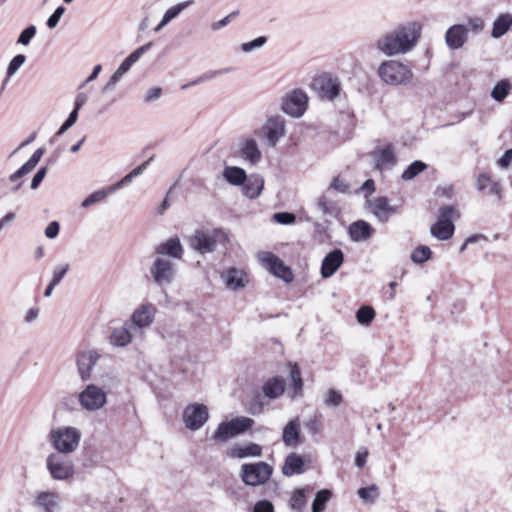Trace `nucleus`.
Masks as SVG:
<instances>
[{"instance_id": "f8f14e48", "label": "nucleus", "mask_w": 512, "mask_h": 512, "mask_svg": "<svg viewBox=\"0 0 512 512\" xmlns=\"http://www.w3.org/2000/svg\"><path fill=\"white\" fill-rule=\"evenodd\" d=\"M79 402L84 409L95 411L106 404V394L101 388L90 384L79 394Z\"/></svg>"}, {"instance_id": "c85d7f7f", "label": "nucleus", "mask_w": 512, "mask_h": 512, "mask_svg": "<svg viewBox=\"0 0 512 512\" xmlns=\"http://www.w3.org/2000/svg\"><path fill=\"white\" fill-rule=\"evenodd\" d=\"M454 230L455 226L452 221L437 220L430 228L432 236L442 241L450 239L454 234Z\"/></svg>"}, {"instance_id": "603ef678", "label": "nucleus", "mask_w": 512, "mask_h": 512, "mask_svg": "<svg viewBox=\"0 0 512 512\" xmlns=\"http://www.w3.org/2000/svg\"><path fill=\"white\" fill-rule=\"evenodd\" d=\"M44 153L45 150L43 148H38L22 166L31 173L41 160Z\"/></svg>"}, {"instance_id": "a211bd4d", "label": "nucleus", "mask_w": 512, "mask_h": 512, "mask_svg": "<svg viewBox=\"0 0 512 512\" xmlns=\"http://www.w3.org/2000/svg\"><path fill=\"white\" fill-rule=\"evenodd\" d=\"M155 313L156 308L153 304H143L133 312L129 323L132 327L140 329L146 328L150 326L154 321Z\"/></svg>"}, {"instance_id": "3c124183", "label": "nucleus", "mask_w": 512, "mask_h": 512, "mask_svg": "<svg viewBox=\"0 0 512 512\" xmlns=\"http://www.w3.org/2000/svg\"><path fill=\"white\" fill-rule=\"evenodd\" d=\"M25 61L26 56L24 54H17L14 56L7 67V77L13 76Z\"/></svg>"}, {"instance_id": "412c9836", "label": "nucleus", "mask_w": 512, "mask_h": 512, "mask_svg": "<svg viewBox=\"0 0 512 512\" xmlns=\"http://www.w3.org/2000/svg\"><path fill=\"white\" fill-rule=\"evenodd\" d=\"M374 233V228L364 220H357L350 224L348 234L352 241L362 242L368 240Z\"/></svg>"}, {"instance_id": "f704fd0d", "label": "nucleus", "mask_w": 512, "mask_h": 512, "mask_svg": "<svg viewBox=\"0 0 512 512\" xmlns=\"http://www.w3.org/2000/svg\"><path fill=\"white\" fill-rule=\"evenodd\" d=\"M512 85L508 79L498 81L491 90V97L496 102H503L510 94Z\"/></svg>"}, {"instance_id": "680f3d73", "label": "nucleus", "mask_w": 512, "mask_h": 512, "mask_svg": "<svg viewBox=\"0 0 512 512\" xmlns=\"http://www.w3.org/2000/svg\"><path fill=\"white\" fill-rule=\"evenodd\" d=\"M239 14V11H233L221 20L217 22H213L211 25L212 30L216 31L219 30L225 26H227L234 18H236Z\"/></svg>"}, {"instance_id": "423d86ee", "label": "nucleus", "mask_w": 512, "mask_h": 512, "mask_svg": "<svg viewBox=\"0 0 512 512\" xmlns=\"http://www.w3.org/2000/svg\"><path fill=\"white\" fill-rule=\"evenodd\" d=\"M254 425V420L249 417H236L230 421L221 422L212 435V439L219 442L227 441L237 435L245 433Z\"/></svg>"}, {"instance_id": "e433bc0d", "label": "nucleus", "mask_w": 512, "mask_h": 512, "mask_svg": "<svg viewBox=\"0 0 512 512\" xmlns=\"http://www.w3.org/2000/svg\"><path fill=\"white\" fill-rule=\"evenodd\" d=\"M306 504L305 490L301 488L296 489L289 500L290 508L295 512H302Z\"/></svg>"}, {"instance_id": "0e129e2a", "label": "nucleus", "mask_w": 512, "mask_h": 512, "mask_svg": "<svg viewBox=\"0 0 512 512\" xmlns=\"http://www.w3.org/2000/svg\"><path fill=\"white\" fill-rule=\"evenodd\" d=\"M47 174V167H41L38 169V171L34 174L32 181H31V189L36 190L42 181L44 180L45 176Z\"/></svg>"}, {"instance_id": "9b49d317", "label": "nucleus", "mask_w": 512, "mask_h": 512, "mask_svg": "<svg viewBox=\"0 0 512 512\" xmlns=\"http://www.w3.org/2000/svg\"><path fill=\"white\" fill-rule=\"evenodd\" d=\"M46 465L51 477L55 480H66L74 474L73 464L59 454H50Z\"/></svg>"}, {"instance_id": "f257e3e1", "label": "nucleus", "mask_w": 512, "mask_h": 512, "mask_svg": "<svg viewBox=\"0 0 512 512\" xmlns=\"http://www.w3.org/2000/svg\"><path fill=\"white\" fill-rule=\"evenodd\" d=\"M421 30V25L415 21L399 24L378 38L376 48L387 56L405 54L415 47Z\"/></svg>"}, {"instance_id": "dca6fc26", "label": "nucleus", "mask_w": 512, "mask_h": 512, "mask_svg": "<svg viewBox=\"0 0 512 512\" xmlns=\"http://www.w3.org/2000/svg\"><path fill=\"white\" fill-rule=\"evenodd\" d=\"M154 252L157 257H169L172 259H182L184 248L178 236L170 237L164 242L157 244L154 247Z\"/></svg>"}, {"instance_id": "864d4df0", "label": "nucleus", "mask_w": 512, "mask_h": 512, "mask_svg": "<svg viewBox=\"0 0 512 512\" xmlns=\"http://www.w3.org/2000/svg\"><path fill=\"white\" fill-rule=\"evenodd\" d=\"M36 26L35 25H29L26 27L19 35V38L17 42L22 45H28L32 38L36 35Z\"/></svg>"}, {"instance_id": "13d9d810", "label": "nucleus", "mask_w": 512, "mask_h": 512, "mask_svg": "<svg viewBox=\"0 0 512 512\" xmlns=\"http://www.w3.org/2000/svg\"><path fill=\"white\" fill-rule=\"evenodd\" d=\"M65 10L66 9L64 6H58L54 10V12L49 16V18L47 20L46 24H47L48 28L53 29L58 25L60 18L64 14Z\"/></svg>"}, {"instance_id": "20e7f679", "label": "nucleus", "mask_w": 512, "mask_h": 512, "mask_svg": "<svg viewBox=\"0 0 512 512\" xmlns=\"http://www.w3.org/2000/svg\"><path fill=\"white\" fill-rule=\"evenodd\" d=\"M150 278L158 287L165 288L172 284L177 274V266L170 259L156 257L149 268Z\"/></svg>"}, {"instance_id": "09e8293b", "label": "nucleus", "mask_w": 512, "mask_h": 512, "mask_svg": "<svg viewBox=\"0 0 512 512\" xmlns=\"http://www.w3.org/2000/svg\"><path fill=\"white\" fill-rule=\"evenodd\" d=\"M342 401V394L335 389H329L324 398V403L330 407H337Z\"/></svg>"}, {"instance_id": "2f4dec72", "label": "nucleus", "mask_w": 512, "mask_h": 512, "mask_svg": "<svg viewBox=\"0 0 512 512\" xmlns=\"http://www.w3.org/2000/svg\"><path fill=\"white\" fill-rule=\"evenodd\" d=\"M397 163V159L394 153L393 146L391 144L386 145L378 154L376 158V168L382 170L386 167H393Z\"/></svg>"}, {"instance_id": "2eb2a0df", "label": "nucleus", "mask_w": 512, "mask_h": 512, "mask_svg": "<svg viewBox=\"0 0 512 512\" xmlns=\"http://www.w3.org/2000/svg\"><path fill=\"white\" fill-rule=\"evenodd\" d=\"M469 29L464 24H454L445 33V44L450 50L462 48L468 41Z\"/></svg>"}, {"instance_id": "8fccbe9b", "label": "nucleus", "mask_w": 512, "mask_h": 512, "mask_svg": "<svg viewBox=\"0 0 512 512\" xmlns=\"http://www.w3.org/2000/svg\"><path fill=\"white\" fill-rule=\"evenodd\" d=\"M78 113L79 109H76L75 107L70 112L68 118L65 120V122L62 124V126L59 128V130L56 132L55 136H61L64 134L70 127H72L77 119H78Z\"/></svg>"}, {"instance_id": "5701e85b", "label": "nucleus", "mask_w": 512, "mask_h": 512, "mask_svg": "<svg viewBox=\"0 0 512 512\" xmlns=\"http://www.w3.org/2000/svg\"><path fill=\"white\" fill-rule=\"evenodd\" d=\"M131 324L127 321L120 327H115L110 334V344L114 347H126L133 339Z\"/></svg>"}, {"instance_id": "5fc2aeb1", "label": "nucleus", "mask_w": 512, "mask_h": 512, "mask_svg": "<svg viewBox=\"0 0 512 512\" xmlns=\"http://www.w3.org/2000/svg\"><path fill=\"white\" fill-rule=\"evenodd\" d=\"M70 269V265L68 263L59 264L53 269V275L51 281L55 284H59L64 276Z\"/></svg>"}, {"instance_id": "39448f33", "label": "nucleus", "mask_w": 512, "mask_h": 512, "mask_svg": "<svg viewBox=\"0 0 512 512\" xmlns=\"http://www.w3.org/2000/svg\"><path fill=\"white\" fill-rule=\"evenodd\" d=\"M227 240V234L221 229H214L210 233L196 230L189 238V245L195 251L206 254L213 252L218 242H225Z\"/></svg>"}, {"instance_id": "e2e57ef3", "label": "nucleus", "mask_w": 512, "mask_h": 512, "mask_svg": "<svg viewBox=\"0 0 512 512\" xmlns=\"http://www.w3.org/2000/svg\"><path fill=\"white\" fill-rule=\"evenodd\" d=\"M329 188L343 194L349 192V185L345 183L343 180H341L339 177H334L332 179Z\"/></svg>"}, {"instance_id": "052dcab7", "label": "nucleus", "mask_w": 512, "mask_h": 512, "mask_svg": "<svg viewBox=\"0 0 512 512\" xmlns=\"http://www.w3.org/2000/svg\"><path fill=\"white\" fill-rule=\"evenodd\" d=\"M305 427L309 433H311L312 435H316L322 427L320 418L318 416H313L309 418L305 422Z\"/></svg>"}, {"instance_id": "7c9ffc66", "label": "nucleus", "mask_w": 512, "mask_h": 512, "mask_svg": "<svg viewBox=\"0 0 512 512\" xmlns=\"http://www.w3.org/2000/svg\"><path fill=\"white\" fill-rule=\"evenodd\" d=\"M223 177L229 184L235 186H241L247 180L246 171L237 166L225 167Z\"/></svg>"}, {"instance_id": "bb28decb", "label": "nucleus", "mask_w": 512, "mask_h": 512, "mask_svg": "<svg viewBox=\"0 0 512 512\" xmlns=\"http://www.w3.org/2000/svg\"><path fill=\"white\" fill-rule=\"evenodd\" d=\"M300 435V422L298 418H295L284 427L282 440L286 446L296 447L300 442Z\"/></svg>"}, {"instance_id": "b1692460", "label": "nucleus", "mask_w": 512, "mask_h": 512, "mask_svg": "<svg viewBox=\"0 0 512 512\" xmlns=\"http://www.w3.org/2000/svg\"><path fill=\"white\" fill-rule=\"evenodd\" d=\"M223 277L227 288L234 291L244 288L248 281L247 274L236 267L229 268Z\"/></svg>"}, {"instance_id": "f03ea898", "label": "nucleus", "mask_w": 512, "mask_h": 512, "mask_svg": "<svg viewBox=\"0 0 512 512\" xmlns=\"http://www.w3.org/2000/svg\"><path fill=\"white\" fill-rule=\"evenodd\" d=\"M378 75L383 82L392 86L407 85L413 78L411 69L396 60L384 61L378 68Z\"/></svg>"}, {"instance_id": "72a5a7b5", "label": "nucleus", "mask_w": 512, "mask_h": 512, "mask_svg": "<svg viewBox=\"0 0 512 512\" xmlns=\"http://www.w3.org/2000/svg\"><path fill=\"white\" fill-rule=\"evenodd\" d=\"M153 43L152 42H148L142 46H140L139 48H137L135 51H133L127 58H125V60L120 64V66L118 67V69L123 73H127L131 66L136 63L140 57L146 52L148 51L151 47H152Z\"/></svg>"}, {"instance_id": "c03bdc74", "label": "nucleus", "mask_w": 512, "mask_h": 512, "mask_svg": "<svg viewBox=\"0 0 512 512\" xmlns=\"http://www.w3.org/2000/svg\"><path fill=\"white\" fill-rule=\"evenodd\" d=\"M375 317V311L370 306H361L356 312V319L361 325H369Z\"/></svg>"}, {"instance_id": "9d476101", "label": "nucleus", "mask_w": 512, "mask_h": 512, "mask_svg": "<svg viewBox=\"0 0 512 512\" xmlns=\"http://www.w3.org/2000/svg\"><path fill=\"white\" fill-rule=\"evenodd\" d=\"M209 418L208 408L204 404H189L183 412L185 426L192 431L199 430Z\"/></svg>"}, {"instance_id": "774afa93", "label": "nucleus", "mask_w": 512, "mask_h": 512, "mask_svg": "<svg viewBox=\"0 0 512 512\" xmlns=\"http://www.w3.org/2000/svg\"><path fill=\"white\" fill-rule=\"evenodd\" d=\"M511 163H512V148L508 149L504 152V154L498 159L497 165L502 169H506L510 166Z\"/></svg>"}, {"instance_id": "4d7b16f0", "label": "nucleus", "mask_w": 512, "mask_h": 512, "mask_svg": "<svg viewBox=\"0 0 512 512\" xmlns=\"http://www.w3.org/2000/svg\"><path fill=\"white\" fill-rule=\"evenodd\" d=\"M273 219L282 225H290L295 223L296 215L291 212H277L273 215Z\"/></svg>"}, {"instance_id": "58836bf2", "label": "nucleus", "mask_w": 512, "mask_h": 512, "mask_svg": "<svg viewBox=\"0 0 512 512\" xmlns=\"http://www.w3.org/2000/svg\"><path fill=\"white\" fill-rule=\"evenodd\" d=\"M427 164L420 160H415L412 162L402 173V179L405 181H409L418 176L421 172L426 170Z\"/></svg>"}, {"instance_id": "ddd939ff", "label": "nucleus", "mask_w": 512, "mask_h": 512, "mask_svg": "<svg viewBox=\"0 0 512 512\" xmlns=\"http://www.w3.org/2000/svg\"><path fill=\"white\" fill-rule=\"evenodd\" d=\"M101 355L95 349L79 351L76 354V365L78 374L82 381L91 379L92 371Z\"/></svg>"}, {"instance_id": "4c0bfd02", "label": "nucleus", "mask_w": 512, "mask_h": 512, "mask_svg": "<svg viewBox=\"0 0 512 512\" xmlns=\"http://www.w3.org/2000/svg\"><path fill=\"white\" fill-rule=\"evenodd\" d=\"M290 366V380H291V388L294 391L295 395H298L302 392L303 389V380L301 377V371L299 366L295 363L289 364Z\"/></svg>"}, {"instance_id": "bf43d9fd", "label": "nucleus", "mask_w": 512, "mask_h": 512, "mask_svg": "<svg viewBox=\"0 0 512 512\" xmlns=\"http://www.w3.org/2000/svg\"><path fill=\"white\" fill-rule=\"evenodd\" d=\"M484 20L481 17H469L467 20V28L469 31L477 34L484 29Z\"/></svg>"}, {"instance_id": "c756f323", "label": "nucleus", "mask_w": 512, "mask_h": 512, "mask_svg": "<svg viewBox=\"0 0 512 512\" xmlns=\"http://www.w3.org/2000/svg\"><path fill=\"white\" fill-rule=\"evenodd\" d=\"M512 27V14H500L494 21L491 36L498 39L505 35Z\"/></svg>"}, {"instance_id": "ea45409f", "label": "nucleus", "mask_w": 512, "mask_h": 512, "mask_svg": "<svg viewBox=\"0 0 512 512\" xmlns=\"http://www.w3.org/2000/svg\"><path fill=\"white\" fill-rule=\"evenodd\" d=\"M112 192L110 191V188L97 190L93 193H91L89 196H87L81 203L82 208H88L91 205L98 203L100 201H103L109 194Z\"/></svg>"}, {"instance_id": "37998d69", "label": "nucleus", "mask_w": 512, "mask_h": 512, "mask_svg": "<svg viewBox=\"0 0 512 512\" xmlns=\"http://www.w3.org/2000/svg\"><path fill=\"white\" fill-rule=\"evenodd\" d=\"M432 251L426 245L415 248L411 253V260L416 264H422L431 258Z\"/></svg>"}, {"instance_id": "69168bd1", "label": "nucleus", "mask_w": 512, "mask_h": 512, "mask_svg": "<svg viewBox=\"0 0 512 512\" xmlns=\"http://www.w3.org/2000/svg\"><path fill=\"white\" fill-rule=\"evenodd\" d=\"M60 231V224L57 221H52L45 229V236L49 239H54L58 236Z\"/></svg>"}, {"instance_id": "1a4fd4ad", "label": "nucleus", "mask_w": 512, "mask_h": 512, "mask_svg": "<svg viewBox=\"0 0 512 512\" xmlns=\"http://www.w3.org/2000/svg\"><path fill=\"white\" fill-rule=\"evenodd\" d=\"M312 88L322 99L332 101L339 96L341 83L337 76L330 73H323L313 79Z\"/></svg>"}, {"instance_id": "0eeeda50", "label": "nucleus", "mask_w": 512, "mask_h": 512, "mask_svg": "<svg viewBox=\"0 0 512 512\" xmlns=\"http://www.w3.org/2000/svg\"><path fill=\"white\" fill-rule=\"evenodd\" d=\"M273 472L272 466L266 462L242 465L241 477L246 485L257 486L267 482Z\"/></svg>"}, {"instance_id": "de8ad7c7", "label": "nucleus", "mask_w": 512, "mask_h": 512, "mask_svg": "<svg viewBox=\"0 0 512 512\" xmlns=\"http://www.w3.org/2000/svg\"><path fill=\"white\" fill-rule=\"evenodd\" d=\"M267 37L266 36H259L252 41L245 42L241 44V50L244 53L252 52L255 49H259L263 47L267 43Z\"/></svg>"}, {"instance_id": "a878e982", "label": "nucleus", "mask_w": 512, "mask_h": 512, "mask_svg": "<svg viewBox=\"0 0 512 512\" xmlns=\"http://www.w3.org/2000/svg\"><path fill=\"white\" fill-rule=\"evenodd\" d=\"M285 387L286 383L284 378L281 376H274L264 382L262 391L265 397L269 399H276L284 393Z\"/></svg>"}, {"instance_id": "7ed1b4c3", "label": "nucleus", "mask_w": 512, "mask_h": 512, "mask_svg": "<svg viewBox=\"0 0 512 512\" xmlns=\"http://www.w3.org/2000/svg\"><path fill=\"white\" fill-rule=\"evenodd\" d=\"M50 442L60 453L69 454L76 450L81 439L80 431L75 427H60L50 432Z\"/></svg>"}, {"instance_id": "473e14b6", "label": "nucleus", "mask_w": 512, "mask_h": 512, "mask_svg": "<svg viewBox=\"0 0 512 512\" xmlns=\"http://www.w3.org/2000/svg\"><path fill=\"white\" fill-rule=\"evenodd\" d=\"M60 497L55 492H40L36 497V503L44 509L45 512H55Z\"/></svg>"}, {"instance_id": "4468645a", "label": "nucleus", "mask_w": 512, "mask_h": 512, "mask_svg": "<svg viewBox=\"0 0 512 512\" xmlns=\"http://www.w3.org/2000/svg\"><path fill=\"white\" fill-rule=\"evenodd\" d=\"M261 260L271 274L282 279L286 283L292 282L293 273L291 269L286 266L278 256L267 252L262 256Z\"/></svg>"}, {"instance_id": "393cba45", "label": "nucleus", "mask_w": 512, "mask_h": 512, "mask_svg": "<svg viewBox=\"0 0 512 512\" xmlns=\"http://www.w3.org/2000/svg\"><path fill=\"white\" fill-rule=\"evenodd\" d=\"M241 186L242 192L246 197L256 199L264 188V179L259 174H251L247 176V180Z\"/></svg>"}, {"instance_id": "79ce46f5", "label": "nucleus", "mask_w": 512, "mask_h": 512, "mask_svg": "<svg viewBox=\"0 0 512 512\" xmlns=\"http://www.w3.org/2000/svg\"><path fill=\"white\" fill-rule=\"evenodd\" d=\"M262 454V447L256 443H250L236 450V456L239 458L259 457Z\"/></svg>"}, {"instance_id": "f3484780", "label": "nucleus", "mask_w": 512, "mask_h": 512, "mask_svg": "<svg viewBox=\"0 0 512 512\" xmlns=\"http://www.w3.org/2000/svg\"><path fill=\"white\" fill-rule=\"evenodd\" d=\"M344 262V253L341 249L335 248L323 259L320 273L322 278L327 279L333 276Z\"/></svg>"}, {"instance_id": "a19ab883", "label": "nucleus", "mask_w": 512, "mask_h": 512, "mask_svg": "<svg viewBox=\"0 0 512 512\" xmlns=\"http://www.w3.org/2000/svg\"><path fill=\"white\" fill-rule=\"evenodd\" d=\"M193 4L194 0H187L170 7L166 10V12L163 15L164 21H167L169 23L174 18H176L183 10H185Z\"/></svg>"}, {"instance_id": "6ab92c4d", "label": "nucleus", "mask_w": 512, "mask_h": 512, "mask_svg": "<svg viewBox=\"0 0 512 512\" xmlns=\"http://www.w3.org/2000/svg\"><path fill=\"white\" fill-rule=\"evenodd\" d=\"M371 207L373 214L382 223L387 222L390 216L397 212V207L390 205L388 198L385 196L375 198Z\"/></svg>"}, {"instance_id": "c9c22d12", "label": "nucleus", "mask_w": 512, "mask_h": 512, "mask_svg": "<svg viewBox=\"0 0 512 512\" xmlns=\"http://www.w3.org/2000/svg\"><path fill=\"white\" fill-rule=\"evenodd\" d=\"M331 491L328 489L319 490L312 503V512H323L326 508L327 502L331 498Z\"/></svg>"}, {"instance_id": "a18cd8bd", "label": "nucleus", "mask_w": 512, "mask_h": 512, "mask_svg": "<svg viewBox=\"0 0 512 512\" xmlns=\"http://www.w3.org/2000/svg\"><path fill=\"white\" fill-rule=\"evenodd\" d=\"M29 173L30 172L26 168L21 166L19 169H17L14 173H12L9 176V181L13 183V187L11 188L12 192L15 193L21 188L23 184V178Z\"/></svg>"}, {"instance_id": "49530a36", "label": "nucleus", "mask_w": 512, "mask_h": 512, "mask_svg": "<svg viewBox=\"0 0 512 512\" xmlns=\"http://www.w3.org/2000/svg\"><path fill=\"white\" fill-rule=\"evenodd\" d=\"M358 495L363 501L373 503L379 496L378 487L375 484L362 487L358 490Z\"/></svg>"}, {"instance_id": "6e6552de", "label": "nucleus", "mask_w": 512, "mask_h": 512, "mask_svg": "<svg viewBox=\"0 0 512 512\" xmlns=\"http://www.w3.org/2000/svg\"><path fill=\"white\" fill-rule=\"evenodd\" d=\"M308 96L301 89H294L282 98V111L294 118L301 117L307 110Z\"/></svg>"}, {"instance_id": "aec40b11", "label": "nucleus", "mask_w": 512, "mask_h": 512, "mask_svg": "<svg viewBox=\"0 0 512 512\" xmlns=\"http://www.w3.org/2000/svg\"><path fill=\"white\" fill-rule=\"evenodd\" d=\"M265 129L269 143L275 146L285 134V121L280 116L271 117L268 119Z\"/></svg>"}, {"instance_id": "4be33fe9", "label": "nucleus", "mask_w": 512, "mask_h": 512, "mask_svg": "<svg viewBox=\"0 0 512 512\" xmlns=\"http://www.w3.org/2000/svg\"><path fill=\"white\" fill-rule=\"evenodd\" d=\"M305 461L302 456L298 455L295 452H291L285 458L284 464L282 466V473L287 477H291L293 475H300L305 472Z\"/></svg>"}, {"instance_id": "338daca9", "label": "nucleus", "mask_w": 512, "mask_h": 512, "mask_svg": "<svg viewBox=\"0 0 512 512\" xmlns=\"http://www.w3.org/2000/svg\"><path fill=\"white\" fill-rule=\"evenodd\" d=\"M253 512H274V506L268 500H260L255 504Z\"/></svg>"}, {"instance_id": "6e6d98bb", "label": "nucleus", "mask_w": 512, "mask_h": 512, "mask_svg": "<svg viewBox=\"0 0 512 512\" xmlns=\"http://www.w3.org/2000/svg\"><path fill=\"white\" fill-rule=\"evenodd\" d=\"M318 207L325 215H334L336 212V205L332 201H329L326 196L319 198Z\"/></svg>"}, {"instance_id": "cd10ccee", "label": "nucleus", "mask_w": 512, "mask_h": 512, "mask_svg": "<svg viewBox=\"0 0 512 512\" xmlns=\"http://www.w3.org/2000/svg\"><path fill=\"white\" fill-rule=\"evenodd\" d=\"M241 157L251 164H256L261 159V151L259 150L256 140L249 138L240 142Z\"/></svg>"}]
</instances>
